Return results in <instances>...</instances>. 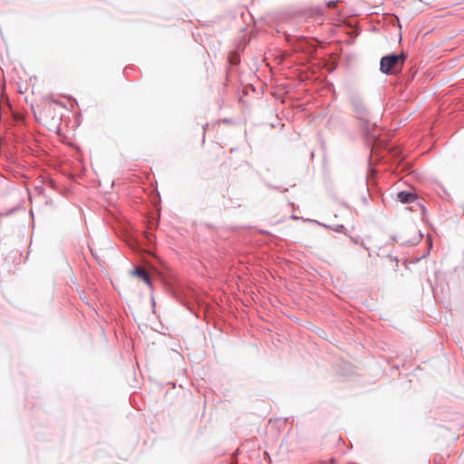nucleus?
<instances>
[{"instance_id":"nucleus-2","label":"nucleus","mask_w":464,"mask_h":464,"mask_svg":"<svg viewBox=\"0 0 464 464\" xmlns=\"http://www.w3.org/2000/svg\"><path fill=\"white\" fill-rule=\"evenodd\" d=\"M405 60L406 55L403 53L398 55H386L381 59L380 69L386 74L395 73L402 68Z\"/></svg>"},{"instance_id":"nucleus-4","label":"nucleus","mask_w":464,"mask_h":464,"mask_svg":"<svg viewBox=\"0 0 464 464\" xmlns=\"http://www.w3.org/2000/svg\"><path fill=\"white\" fill-rule=\"evenodd\" d=\"M416 195L411 192L401 191L397 194V198L401 203H411L416 199Z\"/></svg>"},{"instance_id":"nucleus-5","label":"nucleus","mask_w":464,"mask_h":464,"mask_svg":"<svg viewBox=\"0 0 464 464\" xmlns=\"http://www.w3.org/2000/svg\"><path fill=\"white\" fill-rule=\"evenodd\" d=\"M338 5V1H330L327 3L328 7L335 8Z\"/></svg>"},{"instance_id":"nucleus-3","label":"nucleus","mask_w":464,"mask_h":464,"mask_svg":"<svg viewBox=\"0 0 464 464\" xmlns=\"http://www.w3.org/2000/svg\"><path fill=\"white\" fill-rule=\"evenodd\" d=\"M132 275L143 281L148 285H151L150 277L143 267H138L132 271Z\"/></svg>"},{"instance_id":"nucleus-1","label":"nucleus","mask_w":464,"mask_h":464,"mask_svg":"<svg viewBox=\"0 0 464 464\" xmlns=\"http://www.w3.org/2000/svg\"><path fill=\"white\" fill-rule=\"evenodd\" d=\"M62 108L63 105L61 102L46 97L38 106L36 119L49 130H57L62 121Z\"/></svg>"}]
</instances>
